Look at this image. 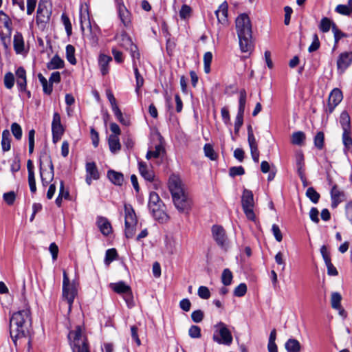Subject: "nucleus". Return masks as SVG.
Segmentation results:
<instances>
[{
	"label": "nucleus",
	"instance_id": "1",
	"mask_svg": "<svg viewBox=\"0 0 352 352\" xmlns=\"http://www.w3.org/2000/svg\"><path fill=\"white\" fill-rule=\"evenodd\" d=\"M32 325L31 313L29 305L24 304L22 309L14 313L10 320V336L16 344V340L27 338Z\"/></svg>",
	"mask_w": 352,
	"mask_h": 352
},
{
	"label": "nucleus",
	"instance_id": "2",
	"mask_svg": "<svg viewBox=\"0 0 352 352\" xmlns=\"http://www.w3.org/2000/svg\"><path fill=\"white\" fill-rule=\"evenodd\" d=\"M168 187L176 208L181 212H188L191 208L192 201L180 177L175 175H171Z\"/></svg>",
	"mask_w": 352,
	"mask_h": 352
},
{
	"label": "nucleus",
	"instance_id": "3",
	"mask_svg": "<svg viewBox=\"0 0 352 352\" xmlns=\"http://www.w3.org/2000/svg\"><path fill=\"white\" fill-rule=\"evenodd\" d=\"M240 50L244 53H251L254 50L252 38V25L248 14H240L235 21Z\"/></svg>",
	"mask_w": 352,
	"mask_h": 352
},
{
	"label": "nucleus",
	"instance_id": "4",
	"mask_svg": "<svg viewBox=\"0 0 352 352\" xmlns=\"http://www.w3.org/2000/svg\"><path fill=\"white\" fill-rule=\"evenodd\" d=\"M68 339L72 352H90L87 338L80 326L69 331Z\"/></svg>",
	"mask_w": 352,
	"mask_h": 352
},
{
	"label": "nucleus",
	"instance_id": "5",
	"mask_svg": "<svg viewBox=\"0 0 352 352\" xmlns=\"http://www.w3.org/2000/svg\"><path fill=\"white\" fill-rule=\"evenodd\" d=\"M40 177L43 186H47L54 179V165L46 150L40 154Z\"/></svg>",
	"mask_w": 352,
	"mask_h": 352
},
{
	"label": "nucleus",
	"instance_id": "6",
	"mask_svg": "<svg viewBox=\"0 0 352 352\" xmlns=\"http://www.w3.org/2000/svg\"><path fill=\"white\" fill-rule=\"evenodd\" d=\"M148 206L155 219L162 223L168 220V215L164 212V204L157 192L150 193Z\"/></svg>",
	"mask_w": 352,
	"mask_h": 352
},
{
	"label": "nucleus",
	"instance_id": "7",
	"mask_svg": "<svg viewBox=\"0 0 352 352\" xmlns=\"http://www.w3.org/2000/svg\"><path fill=\"white\" fill-rule=\"evenodd\" d=\"M63 299L66 300L69 305V311H71L74 298L78 294L77 283L75 281L70 282L67 274L63 271Z\"/></svg>",
	"mask_w": 352,
	"mask_h": 352
},
{
	"label": "nucleus",
	"instance_id": "8",
	"mask_svg": "<svg viewBox=\"0 0 352 352\" xmlns=\"http://www.w3.org/2000/svg\"><path fill=\"white\" fill-rule=\"evenodd\" d=\"M124 208V233L126 238H132L135 233L138 223L135 211L130 204H125Z\"/></svg>",
	"mask_w": 352,
	"mask_h": 352
},
{
	"label": "nucleus",
	"instance_id": "9",
	"mask_svg": "<svg viewBox=\"0 0 352 352\" xmlns=\"http://www.w3.org/2000/svg\"><path fill=\"white\" fill-rule=\"evenodd\" d=\"M215 332L213 335V340L219 344L230 345L232 342L231 332L227 326L222 322H219L215 326Z\"/></svg>",
	"mask_w": 352,
	"mask_h": 352
},
{
	"label": "nucleus",
	"instance_id": "10",
	"mask_svg": "<svg viewBox=\"0 0 352 352\" xmlns=\"http://www.w3.org/2000/svg\"><path fill=\"white\" fill-rule=\"evenodd\" d=\"M241 204L246 217L252 221H256V216L254 212V196L251 190L245 189L241 197Z\"/></svg>",
	"mask_w": 352,
	"mask_h": 352
},
{
	"label": "nucleus",
	"instance_id": "11",
	"mask_svg": "<svg viewBox=\"0 0 352 352\" xmlns=\"http://www.w3.org/2000/svg\"><path fill=\"white\" fill-rule=\"evenodd\" d=\"M212 236L217 245L225 251L230 248V241L224 228L219 225H214L211 228Z\"/></svg>",
	"mask_w": 352,
	"mask_h": 352
},
{
	"label": "nucleus",
	"instance_id": "12",
	"mask_svg": "<svg viewBox=\"0 0 352 352\" xmlns=\"http://www.w3.org/2000/svg\"><path fill=\"white\" fill-rule=\"evenodd\" d=\"M80 30L83 37H87L89 39L96 42V39L92 35H86L85 32V27L88 28L91 31V25L90 22L89 16V6L87 3L80 4Z\"/></svg>",
	"mask_w": 352,
	"mask_h": 352
},
{
	"label": "nucleus",
	"instance_id": "13",
	"mask_svg": "<svg viewBox=\"0 0 352 352\" xmlns=\"http://www.w3.org/2000/svg\"><path fill=\"white\" fill-rule=\"evenodd\" d=\"M246 104V91L241 89L239 92V109L234 122V133H239L241 126L243 123V115Z\"/></svg>",
	"mask_w": 352,
	"mask_h": 352
},
{
	"label": "nucleus",
	"instance_id": "14",
	"mask_svg": "<svg viewBox=\"0 0 352 352\" xmlns=\"http://www.w3.org/2000/svg\"><path fill=\"white\" fill-rule=\"evenodd\" d=\"M120 45L131 52V55L133 59H139L140 53L138 52V47L132 42L131 38L125 32H122L120 36H116Z\"/></svg>",
	"mask_w": 352,
	"mask_h": 352
},
{
	"label": "nucleus",
	"instance_id": "15",
	"mask_svg": "<svg viewBox=\"0 0 352 352\" xmlns=\"http://www.w3.org/2000/svg\"><path fill=\"white\" fill-rule=\"evenodd\" d=\"M52 140L54 143L59 141L64 133V129L61 124L60 116L55 112L53 115L52 122Z\"/></svg>",
	"mask_w": 352,
	"mask_h": 352
},
{
	"label": "nucleus",
	"instance_id": "16",
	"mask_svg": "<svg viewBox=\"0 0 352 352\" xmlns=\"http://www.w3.org/2000/svg\"><path fill=\"white\" fill-rule=\"evenodd\" d=\"M4 28L6 29L5 36L1 34V40L6 47H7L6 43V38H10V36L12 32V22L10 16L6 14L3 11L0 10V28Z\"/></svg>",
	"mask_w": 352,
	"mask_h": 352
},
{
	"label": "nucleus",
	"instance_id": "17",
	"mask_svg": "<svg viewBox=\"0 0 352 352\" xmlns=\"http://www.w3.org/2000/svg\"><path fill=\"white\" fill-rule=\"evenodd\" d=\"M51 12L44 5L39 3L37 9L36 23L38 28L44 30L50 19Z\"/></svg>",
	"mask_w": 352,
	"mask_h": 352
},
{
	"label": "nucleus",
	"instance_id": "18",
	"mask_svg": "<svg viewBox=\"0 0 352 352\" xmlns=\"http://www.w3.org/2000/svg\"><path fill=\"white\" fill-rule=\"evenodd\" d=\"M342 98L343 96L341 90L338 88L333 89L329 94L326 111L331 113L336 107L342 101Z\"/></svg>",
	"mask_w": 352,
	"mask_h": 352
},
{
	"label": "nucleus",
	"instance_id": "19",
	"mask_svg": "<svg viewBox=\"0 0 352 352\" xmlns=\"http://www.w3.org/2000/svg\"><path fill=\"white\" fill-rule=\"evenodd\" d=\"M352 63V52L341 53L337 60V68L339 73L342 74Z\"/></svg>",
	"mask_w": 352,
	"mask_h": 352
},
{
	"label": "nucleus",
	"instance_id": "20",
	"mask_svg": "<svg viewBox=\"0 0 352 352\" xmlns=\"http://www.w3.org/2000/svg\"><path fill=\"white\" fill-rule=\"evenodd\" d=\"M295 162L297 173L303 183L305 182L306 179L305 176V159L304 155L301 151H298L295 154Z\"/></svg>",
	"mask_w": 352,
	"mask_h": 352
},
{
	"label": "nucleus",
	"instance_id": "21",
	"mask_svg": "<svg viewBox=\"0 0 352 352\" xmlns=\"http://www.w3.org/2000/svg\"><path fill=\"white\" fill-rule=\"evenodd\" d=\"M86 182L90 185L93 179H99V173L94 162H87L86 164Z\"/></svg>",
	"mask_w": 352,
	"mask_h": 352
},
{
	"label": "nucleus",
	"instance_id": "22",
	"mask_svg": "<svg viewBox=\"0 0 352 352\" xmlns=\"http://www.w3.org/2000/svg\"><path fill=\"white\" fill-rule=\"evenodd\" d=\"M16 85L20 91H25L27 87L26 72L23 67H19L16 72Z\"/></svg>",
	"mask_w": 352,
	"mask_h": 352
},
{
	"label": "nucleus",
	"instance_id": "23",
	"mask_svg": "<svg viewBox=\"0 0 352 352\" xmlns=\"http://www.w3.org/2000/svg\"><path fill=\"white\" fill-rule=\"evenodd\" d=\"M331 207L336 208L338 205L344 199V194L340 190L336 185L333 186L331 190Z\"/></svg>",
	"mask_w": 352,
	"mask_h": 352
},
{
	"label": "nucleus",
	"instance_id": "24",
	"mask_svg": "<svg viewBox=\"0 0 352 352\" xmlns=\"http://www.w3.org/2000/svg\"><path fill=\"white\" fill-rule=\"evenodd\" d=\"M98 226L102 234L108 236L112 232V228L109 220L103 217H100L97 219Z\"/></svg>",
	"mask_w": 352,
	"mask_h": 352
},
{
	"label": "nucleus",
	"instance_id": "25",
	"mask_svg": "<svg viewBox=\"0 0 352 352\" xmlns=\"http://www.w3.org/2000/svg\"><path fill=\"white\" fill-rule=\"evenodd\" d=\"M14 50L16 54H23L25 52L24 40L21 33L16 32L13 38Z\"/></svg>",
	"mask_w": 352,
	"mask_h": 352
},
{
	"label": "nucleus",
	"instance_id": "26",
	"mask_svg": "<svg viewBox=\"0 0 352 352\" xmlns=\"http://www.w3.org/2000/svg\"><path fill=\"white\" fill-rule=\"evenodd\" d=\"M215 14L219 23L225 25L228 22V5L226 3H222L215 11Z\"/></svg>",
	"mask_w": 352,
	"mask_h": 352
},
{
	"label": "nucleus",
	"instance_id": "27",
	"mask_svg": "<svg viewBox=\"0 0 352 352\" xmlns=\"http://www.w3.org/2000/svg\"><path fill=\"white\" fill-rule=\"evenodd\" d=\"M139 171L141 175L147 181L152 182L154 179V173L153 171L148 168L146 164V163L143 162H140L138 163Z\"/></svg>",
	"mask_w": 352,
	"mask_h": 352
},
{
	"label": "nucleus",
	"instance_id": "28",
	"mask_svg": "<svg viewBox=\"0 0 352 352\" xmlns=\"http://www.w3.org/2000/svg\"><path fill=\"white\" fill-rule=\"evenodd\" d=\"M112 58L109 56L105 54H100L99 56L98 64L102 76H105L109 73V64Z\"/></svg>",
	"mask_w": 352,
	"mask_h": 352
},
{
	"label": "nucleus",
	"instance_id": "29",
	"mask_svg": "<svg viewBox=\"0 0 352 352\" xmlns=\"http://www.w3.org/2000/svg\"><path fill=\"white\" fill-rule=\"evenodd\" d=\"M341 300H342V296L339 293H338V292L332 293L331 298V304L332 308L338 310L340 314L342 316H345V311L342 308L341 305H340Z\"/></svg>",
	"mask_w": 352,
	"mask_h": 352
},
{
	"label": "nucleus",
	"instance_id": "30",
	"mask_svg": "<svg viewBox=\"0 0 352 352\" xmlns=\"http://www.w3.org/2000/svg\"><path fill=\"white\" fill-rule=\"evenodd\" d=\"M107 177L113 184L117 186H122L124 182L123 175L113 170H108Z\"/></svg>",
	"mask_w": 352,
	"mask_h": 352
},
{
	"label": "nucleus",
	"instance_id": "31",
	"mask_svg": "<svg viewBox=\"0 0 352 352\" xmlns=\"http://www.w3.org/2000/svg\"><path fill=\"white\" fill-rule=\"evenodd\" d=\"M118 15L124 26L127 27L131 23L130 12L124 5H120L118 7Z\"/></svg>",
	"mask_w": 352,
	"mask_h": 352
},
{
	"label": "nucleus",
	"instance_id": "32",
	"mask_svg": "<svg viewBox=\"0 0 352 352\" xmlns=\"http://www.w3.org/2000/svg\"><path fill=\"white\" fill-rule=\"evenodd\" d=\"M65 66L64 60L58 55H55L47 63V68L50 70L62 69Z\"/></svg>",
	"mask_w": 352,
	"mask_h": 352
},
{
	"label": "nucleus",
	"instance_id": "33",
	"mask_svg": "<svg viewBox=\"0 0 352 352\" xmlns=\"http://www.w3.org/2000/svg\"><path fill=\"white\" fill-rule=\"evenodd\" d=\"M285 348L287 352H300L301 344L298 340L289 338L286 341Z\"/></svg>",
	"mask_w": 352,
	"mask_h": 352
},
{
	"label": "nucleus",
	"instance_id": "34",
	"mask_svg": "<svg viewBox=\"0 0 352 352\" xmlns=\"http://www.w3.org/2000/svg\"><path fill=\"white\" fill-rule=\"evenodd\" d=\"M133 68L136 80L135 92L138 94H139L140 93V88L143 86L144 80V78L139 72L138 65L135 59H133Z\"/></svg>",
	"mask_w": 352,
	"mask_h": 352
},
{
	"label": "nucleus",
	"instance_id": "35",
	"mask_svg": "<svg viewBox=\"0 0 352 352\" xmlns=\"http://www.w3.org/2000/svg\"><path fill=\"white\" fill-rule=\"evenodd\" d=\"M109 286L115 292L122 295L131 290V287L123 281L111 283Z\"/></svg>",
	"mask_w": 352,
	"mask_h": 352
},
{
	"label": "nucleus",
	"instance_id": "36",
	"mask_svg": "<svg viewBox=\"0 0 352 352\" xmlns=\"http://www.w3.org/2000/svg\"><path fill=\"white\" fill-rule=\"evenodd\" d=\"M109 149L111 153H116L121 148L119 137L116 135H110L108 139Z\"/></svg>",
	"mask_w": 352,
	"mask_h": 352
},
{
	"label": "nucleus",
	"instance_id": "37",
	"mask_svg": "<svg viewBox=\"0 0 352 352\" xmlns=\"http://www.w3.org/2000/svg\"><path fill=\"white\" fill-rule=\"evenodd\" d=\"M342 140L344 145V152L346 154L349 151L352 150V138L351 131H343Z\"/></svg>",
	"mask_w": 352,
	"mask_h": 352
},
{
	"label": "nucleus",
	"instance_id": "38",
	"mask_svg": "<svg viewBox=\"0 0 352 352\" xmlns=\"http://www.w3.org/2000/svg\"><path fill=\"white\" fill-rule=\"evenodd\" d=\"M340 123L343 131H351V118L347 111H344L341 113Z\"/></svg>",
	"mask_w": 352,
	"mask_h": 352
},
{
	"label": "nucleus",
	"instance_id": "39",
	"mask_svg": "<svg viewBox=\"0 0 352 352\" xmlns=\"http://www.w3.org/2000/svg\"><path fill=\"white\" fill-rule=\"evenodd\" d=\"M333 25H336L331 19L327 17H323L320 22L318 28L322 32L326 33L328 32L331 28L333 30Z\"/></svg>",
	"mask_w": 352,
	"mask_h": 352
},
{
	"label": "nucleus",
	"instance_id": "40",
	"mask_svg": "<svg viewBox=\"0 0 352 352\" xmlns=\"http://www.w3.org/2000/svg\"><path fill=\"white\" fill-rule=\"evenodd\" d=\"M10 133L8 129H5L2 132L1 146L4 152L10 149Z\"/></svg>",
	"mask_w": 352,
	"mask_h": 352
},
{
	"label": "nucleus",
	"instance_id": "41",
	"mask_svg": "<svg viewBox=\"0 0 352 352\" xmlns=\"http://www.w3.org/2000/svg\"><path fill=\"white\" fill-rule=\"evenodd\" d=\"M38 78L42 85L43 92L45 94L50 95L52 92V84L48 82L47 79L40 73L38 74Z\"/></svg>",
	"mask_w": 352,
	"mask_h": 352
},
{
	"label": "nucleus",
	"instance_id": "42",
	"mask_svg": "<svg viewBox=\"0 0 352 352\" xmlns=\"http://www.w3.org/2000/svg\"><path fill=\"white\" fill-rule=\"evenodd\" d=\"M305 140V134L302 131H297L292 133L291 142L294 145L300 146Z\"/></svg>",
	"mask_w": 352,
	"mask_h": 352
},
{
	"label": "nucleus",
	"instance_id": "43",
	"mask_svg": "<svg viewBox=\"0 0 352 352\" xmlns=\"http://www.w3.org/2000/svg\"><path fill=\"white\" fill-rule=\"evenodd\" d=\"M66 58L68 62L75 65L76 64V59L75 57V47L72 45H67L66 46Z\"/></svg>",
	"mask_w": 352,
	"mask_h": 352
},
{
	"label": "nucleus",
	"instance_id": "44",
	"mask_svg": "<svg viewBox=\"0 0 352 352\" xmlns=\"http://www.w3.org/2000/svg\"><path fill=\"white\" fill-rule=\"evenodd\" d=\"M333 34L334 36V45H333V50H335L338 44L339 41L342 38L347 36V34L342 32L337 25L333 26Z\"/></svg>",
	"mask_w": 352,
	"mask_h": 352
},
{
	"label": "nucleus",
	"instance_id": "45",
	"mask_svg": "<svg viewBox=\"0 0 352 352\" xmlns=\"http://www.w3.org/2000/svg\"><path fill=\"white\" fill-rule=\"evenodd\" d=\"M112 111H113L115 116L118 119V120L121 124H122L123 125H125V126H129L130 124L129 119L127 118H124L123 116L122 113V111H120V109H119L118 107L113 109Z\"/></svg>",
	"mask_w": 352,
	"mask_h": 352
},
{
	"label": "nucleus",
	"instance_id": "46",
	"mask_svg": "<svg viewBox=\"0 0 352 352\" xmlns=\"http://www.w3.org/2000/svg\"><path fill=\"white\" fill-rule=\"evenodd\" d=\"M232 272L226 268L224 269L221 274V282L225 286L230 285L232 280Z\"/></svg>",
	"mask_w": 352,
	"mask_h": 352
},
{
	"label": "nucleus",
	"instance_id": "47",
	"mask_svg": "<svg viewBox=\"0 0 352 352\" xmlns=\"http://www.w3.org/2000/svg\"><path fill=\"white\" fill-rule=\"evenodd\" d=\"M212 60V54L210 52H207L204 55V72L206 74L210 72V64Z\"/></svg>",
	"mask_w": 352,
	"mask_h": 352
},
{
	"label": "nucleus",
	"instance_id": "48",
	"mask_svg": "<svg viewBox=\"0 0 352 352\" xmlns=\"http://www.w3.org/2000/svg\"><path fill=\"white\" fill-rule=\"evenodd\" d=\"M306 195L314 204H317L319 201L320 194L313 187L307 188Z\"/></svg>",
	"mask_w": 352,
	"mask_h": 352
},
{
	"label": "nucleus",
	"instance_id": "49",
	"mask_svg": "<svg viewBox=\"0 0 352 352\" xmlns=\"http://www.w3.org/2000/svg\"><path fill=\"white\" fill-rule=\"evenodd\" d=\"M163 151V146L161 144H157L155 146L154 151H148L147 152L146 157L147 160H149L151 157L157 158Z\"/></svg>",
	"mask_w": 352,
	"mask_h": 352
},
{
	"label": "nucleus",
	"instance_id": "50",
	"mask_svg": "<svg viewBox=\"0 0 352 352\" xmlns=\"http://www.w3.org/2000/svg\"><path fill=\"white\" fill-rule=\"evenodd\" d=\"M61 21L65 26L67 36H70L72 32V26L69 18L67 16V14L63 13L61 15Z\"/></svg>",
	"mask_w": 352,
	"mask_h": 352
},
{
	"label": "nucleus",
	"instance_id": "51",
	"mask_svg": "<svg viewBox=\"0 0 352 352\" xmlns=\"http://www.w3.org/2000/svg\"><path fill=\"white\" fill-rule=\"evenodd\" d=\"M335 11L340 14L345 16H349L352 13V10H351L349 5L343 4L338 5L335 8Z\"/></svg>",
	"mask_w": 352,
	"mask_h": 352
},
{
	"label": "nucleus",
	"instance_id": "52",
	"mask_svg": "<svg viewBox=\"0 0 352 352\" xmlns=\"http://www.w3.org/2000/svg\"><path fill=\"white\" fill-rule=\"evenodd\" d=\"M117 252L116 249H109L105 254L104 263L106 265H109L117 256Z\"/></svg>",
	"mask_w": 352,
	"mask_h": 352
},
{
	"label": "nucleus",
	"instance_id": "53",
	"mask_svg": "<svg viewBox=\"0 0 352 352\" xmlns=\"http://www.w3.org/2000/svg\"><path fill=\"white\" fill-rule=\"evenodd\" d=\"M11 131L14 135V137L17 140H19L22 138V129L21 126L16 123L14 122L11 125Z\"/></svg>",
	"mask_w": 352,
	"mask_h": 352
},
{
	"label": "nucleus",
	"instance_id": "54",
	"mask_svg": "<svg viewBox=\"0 0 352 352\" xmlns=\"http://www.w3.org/2000/svg\"><path fill=\"white\" fill-rule=\"evenodd\" d=\"M324 135L323 132H318L314 138V145L318 149H322L324 146Z\"/></svg>",
	"mask_w": 352,
	"mask_h": 352
},
{
	"label": "nucleus",
	"instance_id": "55",
	"mask_svg": "<svg viewBox=\"0 0 352 352\" xmlns=\"http://www.w3.org/2000/svg\"><path fill=\"white\" fill-rule=\"evenodd\" d=\"M14 84V76L12 72H8L4 76V85L7 89H11Z\"/></svg>",
	"mask_w": 352,
	"mask_h": 352
},
{
	"label": "nucleus",
	"instance_id": "56",
	"mask_svg": "<svg viewBox=\"0 0 352 352\" xmlns=\"http://www.w3.org/2000/svg\"><path fill=\"white\" fill-rule=\"evenodd\" d=\"M205 155L210 158L211 160H214L217 158V155L213 149V147L210 144H206L204 147Z\"/></svg>",
	"mask_w": 352,
	"mask_h": 352
},
{
	"label": "nucleus",
	"instance_id": "57",
	"mask_svg": "<svg viewBox=\"0 0 352 352\" xmlns=\"http://www.w3.org/2000/svg\"><path fill=\"white\" fill-rule=\"evenodd\" d=\"M247 292V286L245 283L239 284L234 290V295L237 297L243 296Z\"/></svg>",
	"mask_w": 352,
	"mask_h": 352
},
{
	"label": "nucleus",
	"instance_id": "58",
	"mask_svg": "<svg viewBox=\"0 0 352 352\" xmlns=\"http://www.w3.org/2000/svg\"><path fill=\"white\" fill-rule=\"evenodd\" d=\"M188 334L192 338H199L201 337V329L197 325H192L189 330Z\"/></svg>",
	"mask_w": 352,
	"mask_h": 352
},
{
	"label": "nucleus",
	"instance_id": "59",
	"mask_svg": "<svg viewBox=\"0 0 352 352\" xmlns=\"http://www.w3.org/2000/svg\"><path fill=\"white\" fill-rule=\"evenodd\" d=\"M320 43L318 38V36L316 34H314L313 36V41L311 44L309 45L308 48V51L309 52H313L318 50L320 47Z\"/></svg>",
	"mask_w": 352,
	"mask_h": 352
},
{
	"label": "nucleus",
	"instance_id": "60",
	"mask_svg": "<svg viewBox=\"0 0 352 352\" xmlns=\"http://www.w3.org/2000/svg\"><path fill=\"white\" fill-rule=\"evenodd\" d=\"M229 174L231 177H235L237 175H243L245 174V170L243 166H233L229 170Z\"/></svg>",
	"mask_w": 352,
	"mask_h": 352
},
{
	"label": "nucleus",
	"instance_id": "61",
	"mask_svg": "<svg viewBox=\"0 0 352 352\" xmlns=\"http://www.w3.org/2000/svg\"><path fill=\"white\" fill-rule=\"evenodd\" d=\"M198 295L202 299H208L210 297V292L207 287L200 286L198 289Z\"/></svg>",
	"mask_w": 352,
	"mask_h": 352
},
{
	"label": "nucleus",
	"instance_id": "62",
	"mask_svg": "<svg viewBox=\"0 0 352 352\" xmlns=\"http://www.w3.org/2000/svg\"><path fill=\"white\" fill-rule=\"evenodd\" d=\"M3 200L8 204L12 205L16 199V195L14 192L10 191L3 194Z\"/></svg>",
	"mask_w": 352,
	"mask_h": 352
},
{
	"label": "nucleus",
	"instance_id": "63",
	"mask_svg": "<svg viewBox=\"0 0 352 352\" xmlns=\"http://www.w3.org/2000/svg\"><path fill=\"white\" fill-rule=\"evenodd\" d=\"M123 298H124L128 307L131 308L134 306L133 296L131 289L129 290V292H126L123 295Z\"/></svg>",
	"mask_w": 352,
	"mask_h": 352
},
{
	"label": "nucleus",
	"instance_id": "64",
	"mask_svg": "<svg viewBox=\"0 0 352 352\" xmlns=\"http://www.w3.org/2000/svg\"><path fill=\"white\" fill-rule=\"evenodd\" d=\"M191 318L196 323L200 322L204 318V312L200 309L194 311L191 314Z\"/></svg>",
	"mask_w": 352,
	"mask_h": 352
}]
</instances>
